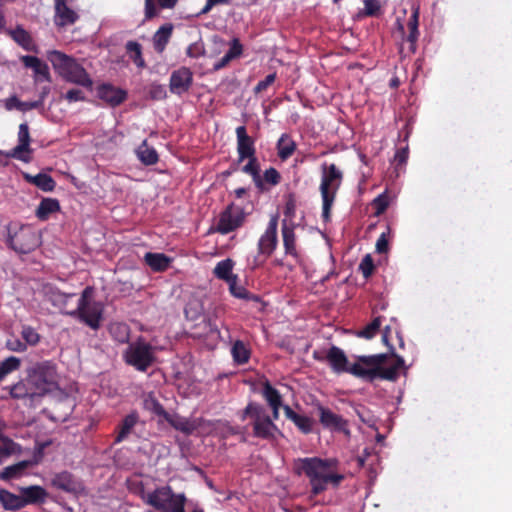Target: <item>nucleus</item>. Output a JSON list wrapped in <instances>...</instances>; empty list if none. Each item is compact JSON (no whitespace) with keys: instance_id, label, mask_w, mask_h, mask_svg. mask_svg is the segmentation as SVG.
Instances as JSON below:
<instances>
[{"instance_id":"c85d7f7f","label":"nucleus","mask_w":512,"mask_h":512,"mask_svg":"<svg viewBox=\"0 0 512 512\" xmlns=\"http://www.w3.org/2000/svg\"><path fill=\"white\" fill-rule=\"evenodd\" d=\"M277 155L281 161L289 159L296 151L297 145L292 137L284 133L280 136L276 144Z\"/></svg>"},{"instance_id":"7ed1b4c3","label":"nucleus","mask_w":512,"mask_h":512,"mask_svg":"<svg viewBox=\"0 0 512 512\" xmlns=\"http://www.w3.org/2000/svg\"><path fill=\"white\" fill-rule=\"evenodd\" d=\"M283 406H270L271 415L268 414L264 405L256 401H250L246 407L239 412V418L242 421L250 420L252 435L255 438L271 441L280 434V430L275 424L280 417V409Z\"/></svg>"},{"instance_id":"ddd939ff","label":"nucleus","mask_w":512,"mask_h":512,"mask_svg":"<svg viewBox=\"0 0 512 512\" xmlns=\"http://www.w3.org/2000/svg\"><path fill=\"white\" fill-rule=\"evenodd\" d=\"M313 357L318 361L326 360L329 363L331 369L337 374H352L351 369L353 368V364L349 365L348 358L344 351L337 346H331L325 357L320 356L317 351L313 353Z\"/></svg>"},{"instance_id":"13d9d810","label":"nucleus","mask_w":512,"mask_h":512,"mask_svg":"<svg viewBox=\"0 0 512 512\" xmlns=\"http://www.w3.org/2000/svg\"><path fill=\"white\" fill-rule=\"evenodd\" d=\"M276 80V73H271L269 75H267L263 80L259 81L257 83V85L254 87V93L255 94H259L265 90H267V88L269 86H271Z\"/></svg>"},{"instance_id":"f03ea898","label":"nucleus","mask_w":512,"mask_h":512,"mask_svg":"<svg viewBox=\"0 0 512 512\" xmlns=\"http://www.w3.org/2000/svg\"><path fill=\"white\" fill-rule=\"evenodd\" d=\"M392 355L395 358V363L389 367L383 366L388 360V354L358 356L357 362L351 369L352 375L367 382H373L377 378L395 381L399 376V370L404 368L405 362L401 356L395 353Z\"/></svg>"},{"instance_id":"4468645a","label":"nucleus","mask_w":512,"mask_h":512,"mask_svg":"<svg viewBox=\"0 0 512 512\" xmlns=\"http://www.w3.org/2000/svg\"><path fill=\"white\" fill-rule=\"evenodd\" d=\"M74 2L75 0H54V24L57 27L63 28L78 21L79 15L73 8Z\"/></svg>"},{"instance_id":"2eb2a0df","label":"nucleus","mask_w":512,"mask_h":512,"mask_svg":"<svg viewBox=\"0 0 512 512\" xmlns=\"http://www.w3.org/2000/svg\"><path fill=\"white\" fill-rule=\"evenodd\" d=\"M51 485L61 491L78 495L84 492L83 482L69 471H61L54 474Z\"/></svg>"},{"instance_id":"8fccbe9b","label":"nucleus","mask_w":512,"mask_h":512,"mask_svg":"<svg viewBox=\"0 0 512 512\" xmlns=\"http://www.w3.org/2000/svg\"><path fill=\"white\" fill-rule=\"evenodd\" d=\"M371 205L375 209V212H374L375 216L382 215L389 206L388 196L385 193L378 195L372 201Z\"/></svg>"},{"instance_id":"bf43d9fd","label":"nucleus","mask_w":512,"mask_h":512,"mask_svg":"<svg viewBox=\"0 0 512 512\" xmlns=\"http://www.w3.org/2000/svg\"><path fill=\"white\" fill-rule=\"evenodd\" d=\"M149 95L153 100H163L167 97V92L163 85L152 84L149 90Z\"/></svg>"},{"instance_id":"c03bdc74","label":"nucleus","mask_w":512,"mask_h":512,"mask_svg":"<svg viewBox=\"0 0 512 512\" xmlns=\"http://www.w3.org/2000/svg\"><path fill=\"white\" fill-rule=\"evenodd\" d=\"M28 383H17L11 388V396L15 399H24V398H30L33 399L34 396H37L34 387L31 386V388H28Z\"/></svg>"},{"instance_id":"de8ad7c7","label":"nucleus","mask_w":512,"mask_h":512,"mask_svg":"<svg viewBox=\"0 0 512 512\" xmlns=\"http://www.w3.org/2000/svg\"><path fill=\"white\" fill-rule=\"evenodd\" d=\"M145 407L151 410L155 415L170 420V414L164 409L163 405L152 395L145 400Z\"/></svg>"},{"instance_id":"37998d69","label":"nucleus","mask_w":512,"mask_h":512,"mask_svg":"<svg viewBox=\"0 0 512 512\" xmlns=\"http://www.w3.org/2000/svg\"><path fill=\"white\" fill-rule=\"evenodd\" d=\"M382 324V316L375 317L362 330L357 332V336L365 339H372L378 333Z\"/></svg>"},{"instance_id":"4d7b16f0","label":"nucleus","mask_w":512,"mask_h":512,"mask_svg":"<svg viewBox=\"0 0 512 512\" xmlns=\"http://www.w3.org/2000/svg\"><path fill=\"white\" fill-rule=\"evenodd\" d=\"M231 294L239 299L247 296V289L241 285H237V277L228 282Z\"/></svg>"},{"instance_id":"3c124183","label":"nucleus","mask_w":512,"mask_h":512,"mask_svg":"<svg viewBox=\"0 0 512 512\" xmlns=\"http://www.w3.org/2000/svg\"><path fill=\"white\" fill-rule=\"evenodd\" d=\"M374 269L373 258L370 254L365 255L359 264V271L365 279H368L373 274Z\"/></svg>"},{"instance_id":"c9c22d12","label":"nucleus","mask_w":512,"mask_h":512,"mask_svg":"<svg viewBox=\"0 0 512 512\" xmlns=\"http://www.w3.org/2000/svg\"><path fill=\"white\" fill-rule=\"evenodd\" d=\"M32 464L29 460H23L13 465L5 467L2 471H0V479L4 481H9L14 478H18L22 476L24 471L30 467Z\"/></svg>"},{"instance_id":"a878e982","label":"nucleus","mask_w":512,"mask_h":512,"mask_svg":"<svg viewBox=\"0 0 512 512\" xmlns=\"http://www.w3.org/2000/svg\"><path fill=\"white\" fill-rule=\"evenodd\" d=\"M247 163L242 167V172L252 177L256 188L260 192L267 191L269 187L263 185V181L260 175V164L256 155L246 158Z\"/></svg>"},{"instance_id":"aec40b11","label":"nucleus","mask_w":512,"mask_h":512,"mask_svg":"<svg viewBox=\"0 0 512 512\" xmlns=\"http://www.w3.org/2000/svg\"><path fill=\"white\" fill-rule=\"evenodd\" d=\"M318 411L319 421L324 428L335 431L346 430L347 421L344 420L342 416L332 412L329 408H326L324 406H319Z\"/></svg>"},{"instance_id":"b1692460","label":"nucleus","mask_w":512,"mask_h":512,"mask_svg":"<svg viewBox=\"0 0 512 512\" xmlns=\"http://www.w3.org/2000/svg\"><path fill=\"white\" fill-rule=\"evenodd\" d=\"M286 418L294 423V425L303 433L309 434L313 430V419L296 413L289 405L283 407Z\"/></svg>"},{"instance_id":"412c9836","label":"nucleus","mask_w":512,"mask_h":512,"mask_svg":"<svg viewBox=\"0 0 512 512\" xmlns=\"http://www.w3.org/2000/svg\"><path fill=\"white\" fill-rule=\"evenodd\" d=\"M139 422V414L137 411H132L127 414L120 424L116 427V436L114 443L118 444L123 442L128 438V436L132 433L134 427Z\"/></svg>"},{"instance_id":"5fc2aeb1","label":"nucleus","mask_w":512,"mask_h":512,"mask_svg":"<svg viewBox=\"0 0 512 512\" xmlns=\"http://www.w3.org/2000/svg\"><path fill=\"white\" fill-rule=\"evenodd\" d=\"M20 60L26 68H31L34 71V73L44 64V62L41 59L31 55L21 56Z\"/></svg>"},{"instance_id":"6ab92c4d","label":"nucleus","mask_w":512,"mask_h":512,"mask_svg":"<svg viewBox=\"0 0 512 512\" xmlns=\"http://www.w3.org/2000/svg\"><path fill=\"white\" fill-rule=\"evenodd\" d=\"M97 96L111 107H116L126 100L127 93L111 84H101L97 88Z\"/></svg>"},{"instance_id":"a18cd8bd","label":"nucleus","mask_w":512,"mask_h":512,"mask_svg":"<svg viewBox=\"0 0 512 512\" xmlns=\"http://www.w3.org/2000/svg\"><path fill=\"white\" fill-rule=\"evenodd\" d=\"M21 361L15 356H10L0 363V381L9 373L19 369Z\"/></svg>"},{"instance_id":"0eeeda50","label":"nucleus","mask_w":512,"mask_h":512,"mask_svg":"<svg viewBox=\"0 0 512 512\" xmlns=\"http://www.w3.org/2000/svg\"><path fill=\"white\" fill-rule=\"evenodd\" d=\"M123 359L126 364L136 370L145 372L155 362L154 347L140 337L137 341L128 344L123 353Z\"/></svg>"},{"instance_id":"69168bd1","label":"nucleus","mask_w":512,"mask_h":512,"mask_svg":"<svg viewBox=\"0 0 512 512\" xmlns=\"http://www.w3.org/2000/svg\"><path fill=\"white\" fill-rule=\"evenodd\" d=\"M295 211H296V201H295L294 197L292 195H290L285 203L284 215L286 217L292 218L295 215Z\"/></svg>"},{"instance_id":"f3484780","label":"nucleus","mask_w":512,"mask_h":512,"mask_svg":"<svg viewBox=\"0 0 512 512\" xmlns=\"http://www.w3.org/2000/svg\"><path fill=\"white\" fill-rule=\"evenodd\" d=\"M238 163L246 160L247 157L256 155L255 141L247 134L245 126L236 128Z\"/></svg>"},{"instance_id":"f257e3e1","label":"nucleus","mask_w":512,"mask_h":512,"mask_svg":"<svg viewBox=\"0 0 512 512\" xmlns=\"http://www.w3.org/2000/svg\"><path fill=\"white\" fill-rule=\"evenodd\" d=\"M337 465L338 460L335 458H297L293 462V471L298 476L305 475L308 478L311 496L315 497L326 491L329 484L338 488L345 479L343 474L335 471Z\"/></svg>"},{"instance_id":"20e7f679","label":"nucleus","mask_w":512,"mask_h":512,"mask_svg":"<svg viewBox=\"0 0 512 512\" xmlns=\"http://www.w3.org/2000/svg\"><path fill=\"white\" fill-rule=\"evenodd\" d=\"M48 60L51 62L54 70L66 82L73 83L87 89L93 86V80L85 68L71 56L63 52L53 50L48 54Z\"/></svg>"},{"instance_id":"1a4fd4ad","label":"nucleus","mask_w":512,"mask_h":512,"mask_svg":"<svg viewBox=\"0 0 512 512\" xmlns=\"http://www.w3.org/2000/svg\"><path fill=\"white\" fill-rule=\"evenodd\" d=\"M249 214L242 206L230 203L219 215L216 232L227 235L241 228Z\"/></svg>"},{"instance_id":"5701e85b","label":"nucleus","mask_w":512,"mask_h":512,"mask_svg":"<svg viewBox=\"0 0 512 512\" xmlns=\"http://www.w3.org/2000/svg\"><path fill=\"white\" fill-rule=\"evenodd\" d=\"M179 0H145L144 20L150 21L159 15V9H173Z\"/></svg>"},{"instance_id":"cd10ccee","label":"nucleus","mask_w":512,"mask_h":512,"mask_svg":"<svg viewBox=\"0 0 512 512\" xmlns=\"http://www.w3.org/2000/svg\"><path fill=\"white\" fill-rule=\"evenodd\" d=\"M20 492L22 495V500L24 501V506L29 504L43 503L47 497L46 490L38 485L22 487L20 488Z\"/></svg>"},{"instance_id":"680f3d73","label":"nucleus","mask_w":512,"mask_h":512,"mask_svg":"<svg viewBox=\"0 0 512 512\" xmlns=\"http://www.w3.org/2000/svg\"><path fill=\"white\" fill-rule=\"evenodd\" d=\"M186 54L191 58H198L199 56L204 54V47L201 43H192L188 46Z\"/></svg>"},{"instance_id":"e433bc0d","label":"nucleus","mask_w":512,"mask_h":512,"mask_svg":"<svg viewBox=\"0 0 512 512\" xmlns=\"http://www.w3.org/2000/svg\"><path fill=\"white\" fill-rule=\"evenodd\" d=\"M136 154L138 159L146 166L154 165L159 160L157 151L148 145L147 140H144L137 148Z\"/></svg>"},{"instance_id":"72a5a7b5","label":"nucleus","mask_w":512,"mask_h":512,"mask_svg":"<svg viewBox=\"0 0 512 512\" xmlns=\"http://www.w3.org/2000/svg\"><path fill=\"white\" fill-rule=\"evenodd\" d=\"M282 237H283V246L285 253L294 258L298 257V252L296 249V236L293 227H289L286 222L283 223L282 226Z\"/></svg>"},{"instance_id":"bb28decb","label":"nucleus","mask_w":512,"mask_h":512,"mask_svg":"<svg viewBox=\"0 0 512 512\" xmlns=\"http://www.w3.org/2000/svg\"><path fill=\"white\" fill-rule=\"evenodd\" d=\"M407 26L409 34L406 36L405 40L409 43V52L415 53L417 47L416 43L419 36V6L413 7V11L408 20Z\"/></svg>"},{"instance_id":"338daca9","label":"nucleus","mask_w":512,"mask_h":512,"mask_svg":"<svg viewBox=\"0 0 512 512\" xmlns=\"http://www.w3.org/2000/svg\"><path fill=\"white\" fill-rule=\"evenodd\" d=\"M388 248L389 245L386 233H382L376 242V251L378 253H386Z\"/></svg>"},{"instance_id":"58836bf2","label":"nucleus","mask_w":512,"mask_h":512,"mask_svg":"<svg viewBox=\"0 0 512 512\" xmlns=\"http://www.w3.org/2000/svg\"><path fill=\"white\" fill-rule=\"evenodd\" d=\"M125 49L128 57L139 69L146 67V62L142 55V45L140 43L130 40L126 43Z\"/></svg>"},{"instance_id":"6e6552de","label":"nucleus","mask_w":512,"mask_h":512,"mask_svg":"<svg viewBox=\"0 0 512 512\" xmlns=\"http://www.w3.org/2000/svg\"><path fill=\"white\" fill-rule=\"evenodd\" d=\"M28 384L37 396L51 392L56 387V367L50 361L36 363L28 374Z\"/></svg>"},{"instance_id":"774afa93","label":"nucleus","mask_w":512,"mask_h":512,"mask_svg":"<svg viewBox=\"0 0 512 512\" xmlns=\"http://www.w3.org/2000/svg\"><path fill=\"white\" fill-rule=\"evenodd\" d=\"M21 100L16 96H10L4 102L5 109L11 111L13 109L19 110Z\"/></svg>"},{"instance_id":"ea45409f","label":"nucleus","mask_w":512,"mask_h":512,"mask_svg":"<svg viewBox=\"0 0 512 512\" xmlns=\"http://www.w3.org/2000/svg\"><path fill=\"white\" fill-rule=\"evenodd\" d=\"M261 395L268 406H283V398L280 392L273 387L269 381H265L262 386Z\"/></svg>"},{"instance_id":"4c0bfd02","label":"nucleus","mask_w":512,"mask_h":512,"mask_svg":"<svg viewBox=\"0 0 512 512\" xmlns=\"http://www.w3.org/2000/svg\"><path fill=\"white\" fill-rule=\"evenodd\" d=\"M233 267L234 261L230 258H227L216 264L213 273L216 278L228 283L229 281L237 277V275H234L232 273Z\"/></svg>"},{"instance_id":"f8f14e48","label":"nucleus","mask_w":512,"mask_h":512,"mask_svg":"<svg viewBox=\"0 0 512 512\" xmlns=\"http://www.w3.org/2000/svg\"><path fill=\"white\" fill-rule=\"evenodd\" d=\"M278 219L276 216L271 217L265 232L260 236L257 243V252L264 258H269L278 245Z\"/></svg>"},{"instance_id":"dca6fc26","label":"nucleus","mask_w":512,"mask_h":512,"mask_svg":"<svg viewBox=\"0 0 512 512\" xmlns=\"http://www.w3.org/2000/svg\"><path fill=\"white\" fill-rule=\"evenodd\" d=\"M193 73L188 67L174 70L170 76L169 88L173 94L182 95L192 86Z\"/></svg>"},{"instance_id":"864d4df0","label":"nucleus","mask_w":512,"mask_h":512,"mask_svg":"<svg viewBox=\"0 0 512 512\" xmlns=\"http://www.w3.org/2000/svg\"><path fill=\"white\" fill-rule=\"evenodd\" d=\"M22 337L30 345H36L40 341V335L31 326L23 327Z\"/></svg>"},{"instance_id":"4be33fe9","label":"nucleus","mask_w":512,"mask_h":512,"mask_svg":"<svg viewBox=\"0 0 512 512\" xmlns=\"http://www.w3.org/2000/svg\"><path fill=\"white\" fill-rule=\"evenodd\" d=\"M173 30L174 26L172 23H165L153 34V48L158 54H162L165 51L166 46L172 37Z\"/></svg>"},{"instance_id":"a211bd4d","label":"nucleus","mask_w":512,"mask_h":512,"mask_svg":"<svg viewBox=\"0 0 512 512\" xmlns=\"http://www.w3.org/2000/svg\"><path fill=\"white\" fill-rule=\"evenodd\" d=\"M30 133L29 126L27 123H21L19 125L18 131V145L15 146L9 153L6 154L7 157L16 158L18 160L27 162L29 158L24 155V153H30Z\"/></svg>"},{"instance_id":"423d86ee","label":"nucleus","mask_w":512,"mask_h":512,"mask_svg":"<svg viewBox=\"0 0 512 512\" xmlns=\"http://www.w3.org/2000/svg\"><path fill=\"white\" fill-rule=\"evenodd\" d=\"M92 288L86 287L77 301L75 308L66 310L65 314L78 318L93 330H98L103 318V305L91 301Z\"/></svg>"},{"instance_id":"49530a36","label":"nucleus","mask_w":512,"mask_h":512,"mask_svg":"<svg viewBox=\"0 0 512 512\" xmlns=\"http://www.w3.org/2000/svg\"><path fill=\"white\" fill-rule=\"evenodd\" d=\"M173 428L176 430H179L187 435H190L193 433V431L196 429V426L189 421L186 418H173L170 415V420H166Z\"/></svg>"},{"instance_id":"a19ab883","label":"nucleus","mask_w":512,"mask_h":512,"mask_svg":"<svg viewBox=\"0 0 512 512\" xmlns=\"http://www.w3.org/2000/svg\"><path fill=\"white\" fill-rule=\"evenodd\" d=\"M233 361L238 365L246 364L251 356V350L241 340H236L231 348Z\"/></svg>"},{"instance_id":"c756f323","label":"nucleus","mask_w":512,"mask_h":512,"mask_svg":"<svg viewBox=\"0 0 512 512\" xmlns=\"http://www.w3.org/2000/svg\"><path fill=\"white\" fill-rule=\"evenodd\" d=\"M24 179L44 192H51L56 187L55 180L46 173H38L37 175L25 173Z\"/></svg>"},{"instance_id":"9b49d317","label":"nucleus","mask_w":512,"mask_h":512,"mask_svg":"<svg viewBox=\"0 0 512 512\" xmlns=\"http://www.w3.org/2000/svg\"><path fill=\"white\" fill-rule=\"evenodd\" d=\"M184 494H174L170 486L156 488L147 495L146 503L163 512H173L174 504Z\"/></svg>"},{"instance_id":"9d476101","label":"nucleus","mask_w":512,"mask_h":512,"mask_svg":"<svg viewBox=\"0 0 512 512\" xmlns=\"http://www.w3.org/2000/svg\"><path fill=\"white\" fill-rule=\"evenodd\" d=\"M8 244L15 252L28 254L39 246V237L31 227L23 226L9 236Z\"/></svg>"},{"instance_id":"39448f33","label":"nucleus","mask_w":512,"mask_h":512,"mask_svg":"<svg viewBox=\"0 0 512 512\" xmlns=\"http://www.w3.org/2000/svg\"><path fill=\"white\" fill-rule=\"evenodd\" d=\"M343 181V172L336 164L323 163L321 165V182L319 186L322 198V218L328 222L331 217V209L336 199L338 190Z\"/></svg>"},{"instance_id":"6e6d98bb","label":"nucleus","mask_w":512,"mask_h":512,"mask_svg":"<svg viewBox=\"0 0 512 512\" xmlns=\"http://www.w3.org/2000/svg\"><path fill=\"white\" fill-rule=\"evenodd\" d=\"M20 60L26 68H31L34 71V73L44 64V62L41 59L31 55L21 56Z\"/></svg>"},{"instance_id":"e2e57ef3","label":"nucleus","mask_w":512,"mask_h":512,"mask_svg":"<svg viewBox=\"0 0 512 512\" xmlns=\"http://www.w3.org/2000/svg\"><path fill=\"white\" fill-rule=\"evenodd\" d=\"M34 74H35L36 82H39V81L50 82L51 81L49 67L46 63H44L41 68L37 69V71Z\"/></svg>"},{"instance_id":"7c9ffc66","label":"nucleus","mask_w":512,"mask_h":512,"mask_svg":"<svg viewBox=\"0 0 512 512\" xmlns=\"http://www.w3.org/2000/svg\"><path fill=\"white\" fill-rule=\"evenodd\" d=\"M0 503L6 511H18L25 507L22 495H16L4 488L0 489Z\"/></svg>"},{"instance_id":"603ef678","label":"nucleus","mask_w":512,"mask_h":512,"mask_svg":"<svg viewBox=\"0 0 512 512\" xmlns=\"http://www.w3.org/2000/svg\"><path fill=\"white\" fill-rule=\"evenodd\" d=\"M364 15L369 17L378 16L381 10L380 0H363Z\"/></svg>"},{"instance_id":"052dcab7","label":"nucleus","mask_w":512,"mask_h":512,"mask_svg":"<svg viewBox=\"0 0 512 512\" xmlns=\"http://www.w3.org/2000/svg\"><path fill=\"white\" fill-rule=\"evenodd\" d=\"M68 102L85 101V95L80 89H70L64 95Z\"/></svg>"},{"instance_id":"473e14b6","label":"nucleus","mask_w":512,"mask_h":512,"mask_svg":"<svg viewBox=\"0 0 512 512\" xmlns=\"http://www.w3.org/2000/svg\"><path fill=\"white\" fill-rule=\"evenodd\" d=\"M60 210V203L55 198H43L37 209H36V217L39 220L45 221L49 219L51 214L58 212Z\"/></svg>"},{"instance_id":"2f4dec72","label":"nucleus","mask_w":512,"mask_h":512,"mask_svg":"<svg viewBox=\"0 0 512 512\" xmlns=\"http://www.w3.org/2000/svg\"><path fill=\"white\" fill-rule=\"evenodd\" d=\"M6 32L24 50H33V39L30 33L26 31L21 25L16 26L15 29H9Z\"/></svg>"},{"instance_id":"0e129e2a","label":"nucleus","mask_w":512,"mask_h":512,"mask_svg":"<svg viewBox=\"0 0 512 512\" xmlns=\"http://www.w3.org/2000/svg\"><path fill=\"white\" fill-rule=\"evenodd\" d=\"M242 45L238 39H233L232 44L229 50L226 52L227 55L231 57V59H235L242 54Z\"/></svg>"},{"instance_id":"f704fd0d","label":"nucleus","mask_w":512,"mask_h":512,"mask_svg":"<svg viewBox=\"0 0 512 512\" xmlns=\"http://www.w3.org/2000/svg\"><path fill=\"white\" fill-rule=\"evenodd\" d=\"M147 265L156 272L165 271L170 265V258L163 253L148 252L145 255Z\"/></svg>"},{"instance_id":"79ce46f5","label":"nucleus","mask_w":512,"mask_h":512,"mask_svg":"<svg viewBox=\"0 0 512 512\" xmlns=\"http://www.w3.org/2000/svg\"><path fill=\"white\" fill-rule=\"evenodd\" d=\"M109 331L112 337L119 343H128L130 338V329L124 323H112Z\"/></svg>"},{"instance_id":"09e8293b","label":"nucleus","mask_w":512,"mask_h":512,"mask_svg":"<svg viewBox=\"0 0 512 512\" xmlns=\"http://www.w3.org/2000/svg\"><path fill=\"white\" fill-rule=\"evenodd\" d=\"M261 178L263 181V185L265 187H267V185L276 186L281 181V175H280L279 171L274 167H270V168L266 169L263 173V176H261Z\"/></svg>"},{"instance_id":"393cba45","label":"nucleus","mask_w":512,"mask_h":512,"mask_svg":"<svg viewBox=\"0 0 512 512\" xmlns=\"http://www.w3.org/2000/svg\"><path fill=\"white\" fill-rule=\"evenodd\" d=\"M45 295L54 306L60 308L63 310V313H65L68 309L69 301L76 297L75 293H64L61 292L58 288L47 286L45 288Z\"/></svg>"}]
</instances>
